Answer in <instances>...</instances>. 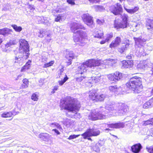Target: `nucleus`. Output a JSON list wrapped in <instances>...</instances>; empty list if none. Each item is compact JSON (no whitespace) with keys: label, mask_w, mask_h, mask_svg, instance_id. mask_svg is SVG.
<instances>
[{"label":"nucleus","mask_w":153,"mask_h":153,"mask_svg":"<svg viewBox=\"0 0 153 153\" xmlns=\"http://www.w3.org/2000/svg\"><path fill=\"white\" fill-rule=\"evenodd\" d=\"M120 16H121L122 19V21L121 22H118L117 20H115L114 21V27L117 29L119 28H126L127 25V19L128 18L127 15L124 13L121 15Z\"/></svg>","instance_id":"nucleus-9"},{"label":"nucleus","mask_w":153,"mask_h":153,"mask_svg":"<svg viewBox=\"0 0 153 153\" xmlns=\"http://www.w3.org/2000/svg\"><path fill=\"white\" fill-rule=\"evenodd\" d=\"M122 8L121 5L117 3L115 5L111 6L110 7V10L115 15L120 14L121 12Z\"/></svg>","instance_id":"nucleus-13"},{"label":"nucleus","mask_w":153,"mask_h":153,"mask_svg":"<svg viewBox=\"0 0 153 153\" xmlns=\"http://www.w3.org/2000/svg\"><path fill=\"white\" fill-rule=\"evenodd\" d=\"M75 0H67V2L71 5H74L76 4L75 2Z\"/></svg>","instance_id":"nucleus-56"},{"label":"nucleus","mask_w":153,"mask_h":153,"mask_svg":"<svg viewBox=\"0 0 153 153\" xmlns=\"http://www.w3.org/2000/svg\"><path fill=\"white\" fill-rule=\"evenodd\" d=\"M23 86H24V88H26L28 86V81L27 79H24L23 80Z\"/></svg>","instance_id":"nucleus-51"},{"label":"nucleus","mask_w":153,"mask_h":153,"mask_svg":"<svg viewBox=\"0 0 153 153\" xmlns=\"http://www.w3.org/2000/svg\"><path fill=\"white\" fill-rule=\"evenodd\" d=\"M19 54H25L26 58H28L30 55L29 45L25 39H21L19 41Z\"/></svg>","instance_id":"nucleus-7"},{"label":"nucleus","mask_w":153,"mask_h":153,"mask_svg":"<svg viewBox=\"0 0 153 153\" xmlns=\"http://www.w3.org/2000/svg\"><path fill=\"white\" fill-rule=\"evenodd\" d=\"M104 22L103 20H100L99 19H97V24L99 25L102 24Z\"/></svg>","instance_id":"nucleus-61"},{"label":"nucleus","mask_w":153,"mask_h":153,"mask_svg":"<svg viewBox=\"0 0 153 153\" xmlns=\"http://www.w3.org/2000/svg\"><path fill=\"white\" fill-rule=\"evenodd\" d=\"M106 114V113H104L102 109L99 111H97L96 110H94L90 113L88 118L89 119L93 120L105 119L108 116Z\"/></svg>","instance_id":"nucleus-6"},{"label":"nucleus","mask_w":153,"mask_h":153,"mask_svg":"<svg viewBox=\"0 0 153 153\" xmlns=\"http://www.w3.org/2000/svg\"><path fill=\"white\" fill-rule=\"evenodd\" d=\"M126 85L128 88L132 89L135 93H138L142 90L141 79L139 77H133Z\"/></svg>","instance_id":"nucleus-2"},{"label":"nucleus","mask_w":153,"mask_h":153,"mask_svg":"<svg viewBox=\"0 0 153 153\" xmlns=\"http://www.w3.org/2000/svg\"><path fill=\"white\" fill-rule=\"evenodd\" d=\"M78 29H85V27L80 23L76 22H73L71 23V30L72 32L74 33V35H76V30Z\"/></svg>","instance_id":"nucleus-12"},{"label":"nucleus","mask_w":153,"mask_h":153,"mask_svg":"<svg viewBox=\"0 0 153 153\" xmlns=\"http://www.w3.org/2000/svg\"><path fill=\"white\" fill-rule=\"evenodd\" d=\"M125 126V124L123 123H118L111 124H105V127H108L111 128H123Z\"/></svg>","instance_id":"nucleus-17"},{"label":"nucleus","mask_w":153,"mask_h":153,"mask_svg":"<svg viewBox=\"0 0 153 153\" xmlns=\"http://www.w3.org/2000/svg\"><path fill=\"white\" fill-rule=\"evenodd\" d=\"M103 33L97 31L94 33L93 35L94 37L95 38L101 39L103 36Z\"/></svg>","instance_id":"nucleus-39"},{"label":"nucleus","mask_w":153,"mask_h":153,"mask_svg":"<svg viewBox=\"0 0 153 153\" xmlns=\"http://www.w3.org/2000/svg\"><path fill=\"white\" fill-rule=\"evenodd\" d=\"M19 55H17L15 57L14 59V62L15 63H16L19 65V66H21L23 65V56H25V54H19L18 53Z\"/></svg>","instance_id":"nucleus-18"},{"label":"nucleus","mask_w":153,"mask_h":153,"mask_svg":"<svg viewBox=\"0 0 153 153\" xmlns=\"http://www.w3.org/2000/svg\"><path fill=\"white\" fill-rule=\"evenodd\" d=\"M12 32L11 30L7 28H4L2 29H0V34L3 35H8L10 34Z\"/></svg>","instance_id":"nucleus-27"},{"label":"nucleus","mask_w":153,"mask_h":153,"mask_svg":"<svg viewBox=\"0 0 153 153\" xmlns=\"http://www.w3.org/2000/svg\"><path fill=\"white\" fill-rule=\"evenodd\" d=\"M85 77L81 76H78L76 78V80L77 82H81L84 78Z\"/></svg>","instance_id":"nucleus-55"},{"label":"nucleus","mask_w":153,"mask_h":153,"mask_svg":"<svg viewBox=\"0 0 153 153\" xmlns=\"http://www.w3.org/2000/svg\"><path fill=\"white\" fill-rule=\"evenodd\" d=\"M43 18L44 17L43 16H35L34 17V19L36 20V22H37L39 24L43 23Z\"/></svg>","instance_id":"nucleus-38"},{"label":"nucleus","mask_w":153,"mask_h":153,"mask_svg":"<svg viewBox=\"0 0 153 153\" xmlns=\"http://www.w3.org/2000/svg\"><path fill=\"white\" fill-rule=\"evenodd\" d=\"M49 19L47 17H44L43 18V21L42 23L44 24L45 25L49 26L51 25V22L49 21Z\"/></svg>","instance_id":"nucleus-46"},{"label":"nucleus","mask_w":153,"mask_h":153,"mask_svg":"<svg viewBox=\"0 0 153 153\" xmlns=\"http://www.w3.org/2000/svg\"><path fill=\"white\" fill-rule=\"evenodd\" d=\"M43 30L42 29L40 30H39V33H40V34L38 36L39 37L42 38L43 37V36L42 34L43 33Z\"/></svg>","instance_id":"nucleus-63"},{"label":"nucleus","mask_w":153,"mask_h":153,"mask_svg":"<svg viewBox=\"0 0 153 153\" xmlns=\"http://www.w3.org/2000/svg\"><path fill=\"white\" fill-rule=\"evenodd\" d=\"M63 9H61L60 8H59L58 7L57 8H56V11L57 12L60 13V12H62L63 11Z\"/></svg>","instance_id":"nucleus-64"},{"label":"nucleus","mask_w":153,"mask_h":153,"mask_svg":"<svg viewBox=\"0 0 153 153\" xmlns=\"http://www.w3.org/2000/svg\"><path fill=\"white\" fill-rule=\"evenodd\" d=\"M146 149L149 153H153V146L149 147H147Z\"/></svg>","instance_id":"nucleus-53"},{"label":"nucleus","mask_w":153,"mask_h":153,"mask_svg":"<svg viewBox=\"0 0 153 153\" xmlns=\"http://www.w3.org/2000/svg\"><path fill=\"white\" fill-rule=\"evenodd\" d=\"M54 62L53 61H51V62L47 63H45L43 67L44 68H46L51 66H52L54 63Z\"/></svg>","instance_id":"nucleus-47"},{"label":"nucleus","mask_w":153,"mask_h":153,"mask_svg":"<svg viewBox=\"0 0 153 153\" xmlns=\"http://www.w3.org/2000/svg\"><path fill=\"white\" fill-rule=\"evenodd\" d=\"M140 25V22H134L132 24V27H135L136 29H137L139 28Z\"/></svg>","instance_id":"nucleus-50"},{"label":"nucleus","mask_w":153,"mask_h":153,"mask_svg":"<svg viewBox=\"0 0 153 153\" xmlns=\"http://www.w3.org/2000/svg\"><path fill=\"white\" fill-rule=\"evenodd\" d=\"M96 7L98 10L100 11H102L104 9V7L102 6H96Z\"/></svg>","instance_id":"nucleus-60"},{"label":"nucleus","mask_w":153,"mask_h":153,"mask_svg":"<svg viewBox=\"0 0 153 153\" xmlns=\"http://www.w3.org/2000/svg\"><path fill=\"white\" fill-rule=\"evenodd\" d=\"M80 136V135H75L74 134L73 135H70L69 137L68 138V139L70 140L73 139H74Z\"/></svg>","instance_id":"nucleus-54"},{"label":"nucleus","mask_w":153,"mask_h":153,"mask_svg":"<svg viewBox=\"0 0 153 153\" xmlns=\"http://www.w3.org/2000/svg\"><path fill=\"white\" fill-rule=\"evenodd\" d=\"M113 36V34L112 33L107 34L106 38V41L108 42L112 38Z\"/></svg>","instance_id":"nucleus-49"},{"label":"nucleus","mask_w":153,"mask_h":153,"mask_svg":"<svg viewBox=\"0 0 153 153\" xmlns=\"http://www.w3.org/2000/svg\"><path fill=\"white\" fill-rule=\"evenodd\" d=\"M149 62L147 60H143L141 61L138 64L137 68L138 69L145 70L149 67Z\"/></svg>","instance_id":"nucleus-20"},{"label":"nucleus","mask_w":153,"mask_h":153,"mask_svg":"<svg viewBox=\"0 0 153 153\" xmlns=\"http://www.w3.org/2000/svg\"><path fill=\"white\" fill-rule=\"evenodd\" d=\"M61 123L67 128H71L74 124V121L73 120L68 118L64 120Z\"/></svg>","instance_id":"nucleus-23"},{"label":"nucleus","mask_w":153,"mask_h":153,"mask_svg":"<svg viewBox=\"0 0 153 153\" xmlns=\"http://www.w3.org/2000/svg\"><path fill=\"white\" fill-rule=\"evenodd\" d=\"M47 58L45 56H42L41 59V61L45 63L47 62Z\"/></svg>","instance_id":"nucleus-59"},{"label":"nucleus","mask_w":153,"mask_h":153,"mask_svg":"<svg viewBox=\"0 0 153 153\" xmlns=\"http://www.w3.org/2000/svg\"><path fill=\"white\" fill-rule=\"evenodd\" d=\"M12 27H13V29L16 32H20L22 30V27L20 26H18L17 25H12Z\"/></svg>","instance_id":"nucleus-43"},{"label":"nucleus","mask_w":153,"mask_h":153,"mask_svg":"<svg viewBox=\"0 0 153 153\" xmlns=\"http://www.w3.org/2000/svg\"><path fill=\"white\" fill-rule=\"evenodd\" d=\"M76 32L77 34L79 35H73L74 41L75 42H79L80 46H84L89 41L86 33L85 32L80 30H77Z\"/></svg>","instance_id":"nucleus-4"},{"label":"nucleus","mask_w":153,"mask_h":153,"mask_svg":"<svg viewBox=\"0 0 153 153\" xmlns=\"http://www.w3.org/2000/svg\"><path fill=\"white\" fill-rule=\"evenodd\" d=\"M135 45V46H143L145 45L146 39L140 36L139 37H134Z\"/></svg>","instance_id":"nucleus-16"},{"label":"nucleus","mask_w":153,"mask_h":153,"mask_svg":"<svg viewBox=\"0 0 153 153\" xmlns=\"http://www.w3.org/2000/svg\"><path fill=\"white\" fill-rule=\"evenodd\" d=\"M31 61L29 60L26 63L25 65L23 66L21 69V71H24L26 70L29 69L30 67V63Z\"/></svg>","instance_id":"nucleus-33"},{"label":"nucleus","mask_w":153,"mask_h":153,"mask_svg":"<svg viewBox=\"0 0 153 153\" xmlns=\"http://www.w3.org/2000/svg\"><path fill=\"white\" fill-rule=\"evenodd\" d=\"M122 77V74L119 72L108 75V77L110 80L114 82L120 80Z\"/></svg>","instance_id":"nucleus-11"},{"label":"nucleus","mask_w":153,"mask_h":153,"mask_svg":"<svg viewBox=\"0 0 153 153\" xmlns=\"http://www.w3.org/2000/svg\"><path fill=\"white\" fill-rule=\"evenodd\" d=\"M153 102V99H151L143 104V107L144 108H148L153 107L152 105Z\"/></svg>","instance_id":"nucleus-29"},{"label":"nucleus","mask_w":153,"mask_h":153,"mask_svg":"<svg viewBox=\"0 0 153 153\" xmlns=\"http://www.w3.org/2000/svg\"><path fill=\"white\" fill-rule=\"evenodd\" d=\"M97 144L100 147L103 146L104 144V142L102 140H100L98 143H97Z\"/></svg>","instance_id":"nucleus-57"},{"label":"nucleus","mask_w":153,"mask_h":153,"mask_svg":"<svg viewBox=\"0 0 153 153\" xmlns=\"http://www.w3.org/2000/svg\"><path fill=\"white\" fill-rule=\"evenodd\" d=\"M60 105L62 109L76 114L78 115V118L81 117L80 114L77 113L81 106L79 102L76 99L70 97H67L65 100H63L60 102Z\"/></svg>","instance_id":"nucleus-1"},{"label":"nucleus","mask_w":153,"mask_h":153,"mask_svg":"<svg viewBox=\"0 0 153 153\" xmlns=\"http://www.w3.org/2000/svg\"><path fill=\"white\" fill-rule=\"evenodd\" d=\"M135 47L136 49L135 54L138 57L144 56L147 55V51L144 46Z\"/></svg>","instance_id":"nucleus-14"},{"label":"nucleus","mask_w":153,"mask_h":153,"mask_svg":"<svg viewBox=\"0 0 153 153\" xmlns=\"http://www.w3.org/2000/svg\"><path fill=\"white\" fill-rule=\"evenodd\" d=\"M142 147L140 143H138L133 145L131 147L132 151L134 153H138L142 149Z\"/></svg>","instance_id":"nucleus-24"},{"label":"nucleus","mask_w":153,"mask_h":153,"mask_svg":"<svg viewBox=\"0 0 153 153\" xmlns=\"http://www.w3.org/2000/svg\"><path fill=\"white\" fill-rule=\"evenodd\" d=\"M16 105L18 109L19 110H21V108L22 106V103L20 102H17L16 103Z\"/></svg>","instance_id":"nucleus-58"},{"label":"nucleus","mask_w":153,"mask_h":153,"mask_svg":"<svg viewBox=\"0 0 153 153\" xmlns=\"http://www.w3.org/2000/svg\"><path fill=\"white\" fill-rule=\"evenodd\" d=\"M74 54L72 51L67 52L66 58L68 61L71 60L74 58Z\"/></svg>","instance_id":"nucleus-32"},{"label":"nucleus","mask_w":153,"mask_h":153,"mask_svg":"<svg viewBox=\"0 0 153 153\" xmlns=\"http://www.w3.org/2000/svg\"><path fill=\"white\" fill-rule=\"evenodd\" d=\"M84 22L89 27L92 28L94 27L93 18L88 13H85L82 16Z\"/></svg>","instance_id":"nucleus-10"},{"label":"nucleus","mask_w":153,"mask_h":153,"mask_svg":"<svg viewBox=\"0 0 153 153\" xmlns=\"http://www.w3.org/2000/svg\"><path fill=\"white\" fill-rule=\"evenodd\" d=\"M101 61L96 59H90L81 64L76 69L77 74H82L85 72L88 67L99 66L102 63Z\"/></svg>","instance_id":"nucleus-3"},{"label":"nucleus","mask_w":153,"mask_h":153,"mask_svg":"<svg viewBox=\"0 0 153 153\" xmlns=\"http://www.w3.org/2000/svg\"><path fill=\"white\" fill-rule=\"evenodd\" d=\"M100 134V131L98 129L95 128H91L88 129L83 134H81L83 138L86 139L88 137L92 136H97Z\"/></svg>","instance_id":"nucleus-8"},{"label":"nucleus","mask_w":153,"mask_h":153,"mask_svg":"<svg viewBox=\"0 0 153 153\" xmlns=\"http://www.w3.org/2000/svg\"><path fill=\"white\" fill-rule=\"evenodd\" d=\"M142 124L143 126H146L148 125L153 124V118L147 120L143 121L142 122Z\"/></svg>","instance_id":"nucleus-35"},{"label":"nucleus","mask_w":153,"mask_h":153,"mask_svg":"<svg viewBox=\"0 0 153 153\" xmlns=\"http://www.w3.org/2000/svg\"><path fill=\"white\" fill-rule=\"evenodd\" d=\"M97 95L96 91L95 90H91L89 91V98L93 101L96 100Z\"/></svg>","instance_id":"nucleus-26"},{"label":"nucleus","mask_w":153,"mask_h":153,"mask_svg":"<svg viewBox=\"0 0 153 153\" xmlns=\"http://www.w3.org/2000/svg\"><path fill=\"white\" fill-rule=\"evenodd\" d=\"M64 76H65V77H64L63 80L59 81H58L59 85L60 86L62 85L68 79V76L65 74H64Z\"/></svg>","instance_id":"nucleus-45"},{"label":"nucleus","mask_w":153,"mask_h":153,"mask_svg":"<svg viewBox=\"0 0 153 153\" xmlns=\"http://www.w3.org/2000/svg\"><path fill=\"white\" fill-rule=\"evenodd\" d=\"M99 60L101 61L102 62L99 65L104 63L105 65L113 66L117 62V60L116 59H113L110 58L106 59L104 61L100 60Z\"/></svg>","instance_id":"nucleus-22"},{"label":"nucleus","mask_w":153,"mask_h":153,"mask_svg":"<svg viewBox=\"0 0 153 153\" xmlns=\"http://www.w3.org/2000/svg\"><path fill=\"white\" fill-rule=\"evenodd\" d=\"M107 95H106L105 94H101L99 95H97L96 99V101H103L104 99L107 97Z\"/></svg>","instance_id":"nucleus-36"},{"label":"nucleus","mask_w":153,"mask_h":153,"mask_svg":"<svg viewBox=\"0 0 153 153\" xmlns=\"http://www.w3.org/2000/svg\"><path fill=\"white\" fill-rule=\"evenodd\" d=\"M17 42L16 40H10L9 42L7 43L5 45L6 47H8L9 46H10L12 45H14L16 44Z\"/></svg>","instance_id":"nucleus-42"},{"label":"nucleus","mask_w":153,"mask_h":153,"mask_svg":"<svg viewBox=\"0 0 153 153\" xmlns=\"http://www.w3.org/2000/svg\"><path fill=\"white\" fill-rule=\"evenodd\" d=\"M92 149L97 152H99L100 150V147L97 145V143L94 146H92Z\"/></svg>","instance_id":"nucleus-48"},{"label":"nucleus","mask_w":153,"mask_h":153,"mask_svg":"<svg viewBox=\"0 0 153 153\" xmlns=\"http://www.w3.org/2000/svg\"><path fill=\"white\" fill-rule=\"evenodd\" d=\"M39 137L42 139H48L49 137V135L46 133H42L39 135Z\"/></svg>","instance_id":"nucleus-40"},{"label":"nucleus","mask_w":153,"mask_h":153,"mask_svg":"<svg viewBox=\"0 0 153 153\" xmlns=\"http://www.w3.org/2000/svg\"><path fill=\"white\" fill-rule=\"evenodd\" d=\"M122 67L125 68H130L133 65V61L132 60L125 61L122 62Z\"/></svg>","instance_id":"nucleus-25"},{"label":"nucleus","mask_w":153,"mask_h":153,"mask_svg":"<svg viewBox=\"0 0 153 153\" xmlns=\"http://www.w3.org/2000/svg\"><path fill=\"white\" fill-rule=\"evenodd\" d=\"M146 27L148 29L153 32V19L148 20L146 23Z\"/></svg>","instance_id":"nucleus-28"},{"label":"nucleus","mask_w":153,"mask_h":153,"mask_svg":"<svg viewBox=\"0 0 153 153\" xmlns=\"http://www.w3.org/2000/svg\"><path fill=\"white\" fill-rule=\"evenodd\" d=\"M31 99L34 101H37L38 99V96L35 93H34L32 95Z\"/></svg>","instance_id":"nucleus-52"},{"label":"nucleus","mask_w":153,"mask_h":153,"mask_svg":"<svg viewBox=\"0 0 153 153\" xmlns=\"http://www.w3.org/2000/svg\"><path fill=\"white\" fill-rule=\"evenodd\" d=\"M121 42L120 38L119 37H117L112 41L109 45V47L111 48H115L120 45Z\"/></svg>","instance_id":"nucleus-19"},{"label":"nucleus","mask_w":153,"mask_h":153,"mask_svg":"<svg viewBox=\"0 0 153 153\" xmlns=\"http://www.w3.org/2000/svg\"><path fill=\"white\" fill-rule=\"evenodd\" d=\"M50 126L51 127H55L60 130H62V128L61 125L58 123L56 122L50 123Z\"/></svg>","instance_id":"nucleus-37"},{"label":"nucleus","mask_w":153,"mask_h":153,"mask_svg":"<svg viewBox=\"0 0 153 153\" xmlns=\"http://www.w3.org/2000/svg\"><path fill=\"white\" fill-rule=\"evenodd\" d=\"M100 77L98 76H93L91 77L92 80L91 83H97L99 82L100 79Z\"/></svg>","instance_id":"nucleus-44"},{"label":"nucleus","mask_w":153,"mask_h":153,"mask_svg":"<svg viewBox=\"0 0 153 153\" xmlns=\"http://www.w3.org/2000/svg\"><path fill=\"white\" fill-rule=\"evenodd\" d=\"M130 43L129 40L127 39L125 40L123 44L121 47L118 49L119 52L121 53H123L128 47L130 45Z\"/></svg>","instance_id":"nucleus-21"},{"label":"nucleus","mask_w":153,"mask_h":153,"mask_svg":"<svg viewBox=\"0 0 153 153\" xmlns=\"http://www.w3.org/2000/svg\"><path fill=\"white\" fill-rule=\"evenodd\" d=\"M109 90L112 93H114L117 94L116 92L118 91L120 89V87H118L117 85L110 86L109 88Z\"/></svg>","instance_id":"nucleus-30"},{"label":"nucleus","mask_w":153,"mask_h":153,"mask_svg":"<svg viewBox=\"0 0 153 153\" xmlns=\"http://www.w3.org/2000/svg\"><path fill=\"white\" fill-rule=\"evenodd\" d=\"M117 113L123 114H125L128 109V106L122 103H117Z\"/></svg>","instance_id":"nucleus-15"},{"label":"nucleus","mask_w":153,"mask_h":153,"mask_svg":"<svg viewBox=\"0 0 153 153\" xmlns=\"http://www.w3.org/2000/svg\"><path fill=\"white\" fill-rule=\"evenodd\" d=\"M124 8L128 13L131 14H133L137 12L139 9V7H135L132 9H128L125 7Z\"/></svg>","instance_id":"nucleus-31"},{"label":"nucleus","mask_w":153,"mask_h":153,"mask_svg":"<svg viewBox=\"0 0 153 153\" xmlns=\"http://www.w3.org/2000/svg\"><path fill=\"white\" fill-rule=\"evenodd\" d=\"M102 108V111L108 115L107 117L110 115L115 116L117 112V103H115L114 102H108L106 105L105 108L101 107V108Z\"/></svg>","instance_id":"nucleus-5"},{"label":"nucleus","mask_w":153,"mask_h":153,"mask_svg":"<svg viewBox=\"0 0 153 153\" xmlns=\"http://www.w3.org/2000/svg\"><path fill=\"white\" fill-rule=\"evenodd\" d=\"M52 131H53L56 135H59L60 134V132L59 131L56 129H53L52 130Z\"/></svg>","instance_id":"nucleus-62"},{"label":"nucleus","mask_w":153,"mask_h":153,"mask_svg":"<svg viewBox=\"0 0 153 153\" xmlns=\"http://www.w3.org/2000/svg\"><path fill=\"white\" fill-rule=\"evenodd\" d=\"M65 19V17L62 14H59L56 16L55 18V21L56 22H62Z\"/></svg>","instance_id":"nucleus-34"},{"label":"nucleus","mask_w":153,"mask_h":153,"mask_svg":"<svg viewBox=\"0 0 153 153\" xmlns=\"http://www.w3.org/2000/svg\"><path fill=\"white\" fill-rule=\"evenodd\" d=\"M13 114L11 112H5L3 113L1 117L3 118L9 117L12 116Z\"/></svg>","instance_id":"nucleus-41"}]
</instances>
